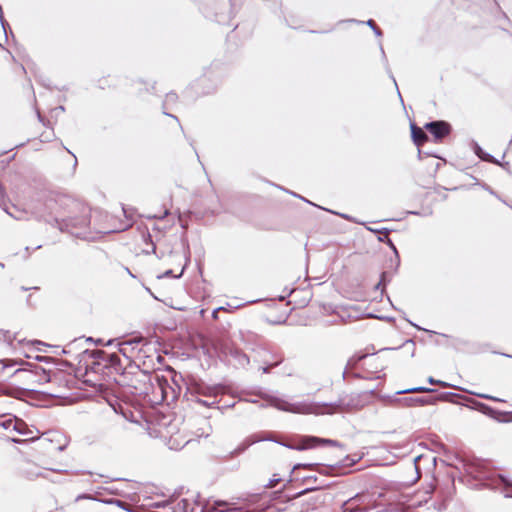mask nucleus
<instances>
[{"label":"nucleus","instance_id":"f03ea898","mask_svg":"<svg viewBox=\"0 0 512 512\" xmlns=\"http://www.w3.org/2000/svg\"><path fill=\"white\" fill-rule=\"evenodd\" d=\"M318 445H334L332 440L320 439L316 437H309L302 441L301 446L297 447L299 450L314 448Z\"/></svg>","mask_w":512,"mask_h":512},{"label":"nucleus","instance_id":"7ed1b4c3","mask_svg":"<svg viewBox=\"0 0 512 512\" xmlns=\"http://www.w3.org/2000/svg\"><path fill=\"white\" fill-rule=\"evenodd\" d=\"M411 132L412 138L417 145H421L426 140L425 133L415 125H411Z\"/></svg>","mask_w":512,"mask_h":512},{"label":"nucleus","instance_id":"0eeeda50","mask_svg":"<svg viewBox=\"0 0 512 512\" xmlns=\"http://www.w3.org/2000/svg\"><path fill=\"white\" fill-rule=\"evenodd\" d=\"M367 24H368V26H370V27H372V28H373V22H372L371 20H369V21L367 22Z\"/></svg>","mask_w":512,"mask_h":512},{"label":"nucleus","instance_id":"6e6552de","mask_svg":"<svg viewBox=\"0 0 512 512\" xmlns=\"http://www.w3.org/2000/svg\"><path fill=\"white\" fill-rule=\"evenodd\" d=\"M181 274H182V271H181L179 274H177V275H176V277H180V276H181Z\"/></svg>","mask_w":512,"mask_h":512},{"label":"nucleus","instance_id":"39448f33","mask_svg":"<svg viewBox=\"0 0 512 512\" xmlns=\"http://www.w3.org/2000/svg\"><path fill=\"white\" fill-rule=\"evenodd\" d=\"M171 273H172V271H171V270H168V271H166L163 275H158V276H157V278H158V279H161V278H163V277H165V276H169V275H171Z\"/></svg>","mask_w":512,"mask_h":512},{"label":"nucleus","instance_id":"f257e3e1","mask_svg":"<svg viewBox=\"0 0 512 512\" xmlns=\"http://www.w3.org/2000/svg\"><path fill=\"white\" fill-rule=\"evenodd\" d=\"M426 128L436 137L442 138L449 132V127L445 122H431L426 124Z\"/></svg>","mask_w":512,"mask_h":512},{"label":"nucleus","instance_id":"20e7f679","mask_svg":"<svg viewBox=\"0 0 512 512\" xmlns=\"http://www.w3.org/2000/svg\"><path fill=\"white\" fill-rule=\"evenodd\" d=\"M429 391H431V389L426 388V387H414V388L405 389V390L401 391V393H408V392H429Z\"/></svg>","mask_w":512,"mask_h":512},{"label":"nucleus","instance_id":"423d86ee","mask_svg":"<svg viewBox=\"0 0 512 512\" xmlns=\"http://www.w3.org/2000/svg\"><path fill=\"white\" fill-rule=\"evenodd\" d=\"M428 381H429V383H431V384L439 383V381H435V380H434L433 378H431V377L429 378V380H428Z\"/></svg>","mask_w":512,"mask_h":512}]
</instances>
